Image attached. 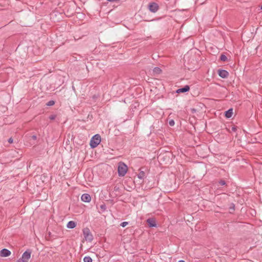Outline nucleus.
<instances>
[{"label":"nucleus","mask_w":262,"mask_h":262,"mask_svg":"<svg viewBox=\"0 0 262 262\" xmlns=\"http://www.w3.org/2000/svg\"><path fill=\"white\" fill-rule=\"evenodd\" d=\"M128 170L127 166L123 162H120L118 165V172L119 176L123 177L126 173Z\"/></svg>","instance_id":"f257e3e1"},{"label":"nucleus","mask_w":262,"mask_h":262,"mask_svg":"<svg viewBox=\"0 0 262 262\" xmlns=\"http://www.w3.org/2000/svg\"><path fill=\"white\" fill-rule=\"evenodd\" d=\"M83 239L82 242L84 243V241H86L88 242H91L93 239V236L91 231L88 228L84 229L83 230Z\"/></svg>","instance_id":"f03ea898"},{"label":"nucleus","mask_w":262,"mask_h":262,"mask_svg":"<svg viewBox=\"0 0 262 262\" xmlns=\"http://www.w3.org/2000/svg\"><path fill=\"white\" fill-rule=\"evenodd\" d=\"M31 256V252L30 250H27L23 254L21 257L18 259L16 262H29Z\"/></svg>","instance_id":"7ed1b4c3"},{"label":"nucleus","mask_w":262,"mask_h":262,"mask_svg":"<svg viewBox=\"0 0 262 262\" xmlns=\"http://www.w3.org/2000/svg\"><path fill=\"white\" fill-rule=\"evenodd\" d=\"M101 142V137L99 135H96L91 139L90 146L92 148L97 147Z\"/></svg>","instance_id":"20e7f679"},{"label":"nucleus","mask_w":262,"mask_h":262,"mask_svg":"<svg viewBox=\"0 0 262 262\" xmlns=\"http://www.w3.org/2000/svg\"><path fill=\"white\" fill-rule=\"evenodd\" d=\"M148 7L149 10L152 12H157L159 8L158 4L155 3L149 4Z\"/></svg>","instance_id":"39448f33"},{"label":"nucleus","mask_w":262,"mask_h":262,"mask_svg":"<svg viewBox=\"0 0 262 262\" xmlns=\"http://www.w3.org/2000/svg\"><path fill=\"white\" fill-rule=\"evenodd\" d=\"M11 251L7 249H3L0 251V256L1 257H7L10 255Z\"/></svg>","instance_id":"423d86ee"},{"label":"nucleus","mask_w":262,"mask_h":262,"mask_svg":"<svg viewBox=\"0 0 262 262\" xmlns=\"http://www.w3.org/2000/svg\"><path fill=\"white\" fill-rule=\"evenodd\" d=\"M81 199L83 202L89 203L91 201V197L89 194L84 193L82 195Z\"/></svg>","instance_id":"0eeeda50"},{"label":"nucleus","mask_w":262,"mask_h":262,"mask_svg":"<svg viewBox=\"0 0 262 262\" xmlns=\"http://www.w3.org/2000/svg\"><path fill=\"white\" fill-rule=\"evenodd\" d=\"M218 73L219 76L223 78L227 77L229 75L228 72L225 70H219Z\"/></svg>","instance_id":"6e6552de"},{"label":"nucleus","mask_w":262,"mask_h":262,"mask_svg":"<svg viewBox=\"0 0 262 262\" xmlns=\"http://www.w3.org/2000/svg\"><path fill=\"white\" fill-rule=\"evenodd\" d=\"M190 88L188 85H185L184 88L179 89L177 91V93H184L189 91Z\"/></svg>","instance_id":"1a4fd4ad"},{"label":"nucleus","mask_w":262,"mask_h":262,"mask_svg":"<svg viewBox=\"0 0 262 262\" xmlns=\"http://www.w3.org/2000/svg\"><path fill=\"white\" fill-rule=\"evenodd\" d=\"M147 223L150 227L156 226V221L154 219H148L147 220Z\"/></svg>","instance_id":"9d476101"},{"label":"nucleus","mask_w":262,"mask_h":262,"mask_svg":"<svg viewBox=\"0 0 262 262\" xmlns=\"http://www.w3.org/2000/svg\"><path fill=\"white\" fill-rule=\"evenodd\" d=\"M76 226V223L73 221L69 222L67 225V227L69 229L74 228Z\"/></svg>","instance_id":"9b49d317"},{"label":"nucleus","mask_w":262,"mask_h":262,"mask_svg":"<svg viewBox=\"0 0 262 262\" xmlns=\"http://www.w3.org/2000/svg\"><path fill=\"white\" fill-rule=\"evenodd\" d=\"M233 115V109L230 108L226 112L225 116L227 118H231Z\"/></svg>","instance_id":"f8f14e48"},{"label":"nucleus","mask_w":262,"mask_h":262,"mask_svg":"<svg viewBox=\"0 0 262 262\" xmlns=\"http://www.w3.org/2000/svg\"><path fill=\"white\" fill-rule=\"evenodd\" d=\"M162 70L158 67L155 68L153 70V73L155 75L159 74L161 73Z\"/></svg>","instance_id":"ddd939ff"},{"label":"nucleus","mask_w":262,"mask_h":262,"mask_svg":"<svg viewBox=\"0 0 262 262\" xmlns=\"http://www.w3.org/2000/svg\"><path fill=\"white\" fill-rule=\"evenodd\" d=\"M84 262H92V259L90 256H85L83 259Z\"/></svg>","instance_id":"4468645a"},{"label":"nucleus","mask_w":262,"mask_h":262,"mask_svg":"<svg viewBox=\"0 0 262 262\" xmlns=\"http://www.w3.org/2000/svg\"><path fill=\"white\" fill-rule=\"evenodd\" d=\"M220 58L222 61H226L227 59V57L224 55H222L221 56Z\"/></svg>","instance_id":"2eb2a0df"},{"label":"nucleus","mask_w":262,"mask_h":262,"mask_svg":"<svg viewBox=\"0 0 262 262\" xmlns=\"http://www.w3.org/2000/svg\"><path fill=\"white\" fill-rule=\"evenodd\" d=\"M128 224V222H124L121 224V226L122 227H125L126 226H127Z\"/></svg>","instance_id":"dca6fc26"},{"label":"nucleus","mask_w":262,"mask_h":262,"mask_svg":"<svg viewBox=\"0 0 262 262\" xmlns=\"http://www.w3.org/2000/svg\"><path fill=\"white\" fill-rule=\"evenodd\" d=\"M169 124L171 126H172L174 125V120H171L169 121Z\"/></svg>","instance_id":"f3484780"},{"label":"nucleus","mask_w":262,"mask_h":262,"mask_svg":"<svg viewBox=\"0 0 262 262\" xmlns=\"http://www.w3.org/2000/svg\"><path fill=\"white\" fill-rule=\"evenodd\" d=\"M54 101H50L48 102V103H47V105H49V106H51V105H53L54 104Z\"/></svg>","instance_id":"a211bd4d"},{"label":"nucleus","mask_w":262,"mask_h":262,"mask_svg":"<svg viewBox=\"0 0 262 262\" xmlns=\"http://www.w3.org/2000/svg\"><path fill=\"white\" fill-rule=\"evenodd\" d=\"M220 184L221 185H224L225 184V182L224 181H221L220 182Z\"/></svg>","instance_id":"6ab92c4d"},{"label":"nucleus","mask_w":262,"mask_h":262,"mask_svg":"<svg viewBox=\"0 0 262 262\" xmlns=\"http://www.w3.org/2000/svg\"><path fill=\"white\" fill-rule=\"evenodd\" d=\"M13 140L12 138H10L9 140H8V142L9 143H13Z\"/></svg>","instance_id":"aec40b11"},{"label":"nucleus","mask_w":262,"mask_h":262,"mask_svg":"<svg viewBox=\"0 0 262 262\" xmlns=\"http://www.w3.org/2000/svg\"><path fill=\"white\" fill-rule=\"evenodd\" d=\"M55 116H50V118L51 119L53 120V119H55Z\"/></svg>","instance_id":"412c9836"},{"label":"nucleus","mask_w":262,"mask_h":262,"mask_svg":"<svg viewBox=\"0 0 262 262\" xmlns=\"http://www.w3.org/2000/svg\"><path fill=\"white\" fill-rule=\"evenodd\" d=\"M179 262H185L184 260H180Z\"/></svg>","instance_id":"4be33fe9"},{"label":"nucleus","mask_w":262,"mask_h":262,"mask_svg":"<svg viewBox=\"0 0 262 262\" xmlns=\"http://www.w3.org/2000/svg\"><path fill=\"white\" fill-rule=\"evenodd\" d=\"M261 9H262V6H261Z\"/></svg>","instance_id":"5701e85b"}]
</instances>
